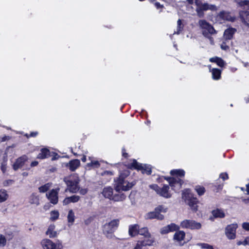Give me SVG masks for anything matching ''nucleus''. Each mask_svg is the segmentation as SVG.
I'll use <instances>...</instances> for the list:
<instances>
[{"label":"nucleus","mask_w":249,"mask_h":249,"mask_svg":"<svg viewBox=\"0 0 249 249\" xmlns=\"http://www.w3.org/2000/svg\"><path fill=\"white\" fill-rule=\"evenodd\" d=\"M55 226L54 225H51L46 231V234L49 235L50 238H53L56 236V231H54Z\"/></svg>","instance_id":"obj_29"},{"label":"nucleus","mask_w":249,"mask_h":249,"mask_svg":"<svg viewBox=\"0 0 249 249\" xmlns=\"http://www.w3.org/2000/svg\"><path fill=\"white\" fill-rule=\"evenodd\" d=\"M81 160L83 162H86V157L85 156H83V157L81 159Z\"/></svg>","instance_id":"obj_63"},{"label":"nucleus","mask_w":249,"mask_h":249,"mask_svg":"<svg viewBox=\"0 0 249 249\" xmlns=\"http://www.w3.org/2000/svg\"><path fill=\"white\" fill-rule=\"evenodd\" d=\"M217 18L223 20L233 21L235 18L232 17L230 13L227 11H221L217 16Z\"/></svg>","instance_id":"obj_15"},{"label":"nucleus","mask_w":249,"mask_h":249,"mask_svg":"<svg viewBox=\"0 0 249 249\" xmlns=\"http://www.w3.org/2000/svg\"><path fill=\"white\" fill-rule=\"evenodd\" d=\"M243 201L246 204H249V197L248 198L243 199Z\"/></svg>","instance_id":"obj_60"},{"label":"nucleus","mask_w":249,"mask_h":249,"mask_svg":"<svg viewBox=\"0 0 249 249\" xmlns=\"http://www.w3.org/2000/svg\"><path fill=\"white\" fill-rule=\"evenodd\" d=\"M80 164V160L76 159L71 160L67 164V166L71 171H74L79 166Z\"/></svg>","instance_id":"obj_19"},{"label":"nucleus","mask_w":249,"mask_h":249,"mask_svg":"<svg viewBox=\"0 0 249 249\" xmlns=\"http://www.w3.org/2000/svg\"><path fill=\"white\" fill-rule=\"evenodd\" d=\"M3 161L1 163V170L2 171L3 173H4L6 171V162L7 161V155L6 153L4 154V156L3 157Z\"/></svg>","instance_id":"obj_39"},{"label":"nucleus","mask_w":249,"mask_h":249,"mask_svg":"<svg viewBox=\"0 0 249 249\" xmlns=\"http://www.w3.org/2000/svg\"><path fill=\"white\" fill-rule=\"evenodd\" d=\"M170 174L172 176H176V178L182 177L185 175V171L182 169H175L171 170Z\"/></svg>","instance_id":"obj_33"},{"label":"nucleus","mask_w":249,"mask_h":249,"mask_svg":"<svg viewBox=\"0 0 249 249\" xmlns=\"http://www.w3.org/2000/svg\"><path fill=\"white\" fill-rule=\"evenodd\" d=\"M235 2L240 6L244 8L249 9V0H234Z\"/></svg>","instance_id":"obj_34"},{"label":"nucleus","mask_w":249,"mask_h":249,"mask_svg":"<svg viewBox=\"0 0 249 249\" xmlns=\"http://www.w3.org/2000/svg\"><path fill=\"white\" fill-rule=\"evenodd\" d=\"M63 181L67 186L66 191L76 193L79 190V183L80 179L77 174H73L63 178Z\"/></svg>","instance_id":"obj_2"},{"label":"nucleus","mask_w":249,"mask_h":249,"mask_svg":"<svg viewBox=\"0 0 249 249\" xmlns=\"http://www.w3.org/2000/svg\"><path fill=\"white\" fill-rule=\"evenodd\" d=\"M6 239L4 235L0 234V247H4L6 245Z\"/></svg>","instance_id":"obj_44"},{"label":"nucleus","mask_w":249,"mask_h":249,"mask_svg":"<svg viewBox=\"0 0 249 249\" xmlns=\"http://www.w3.org/2000/svg\"><path fill=\"white\" fill-rule=\"evenodd\" d=\"M213 216L215 218H223L226 214L224 210L220 209H216L212 212Z\"/></svg>","instance_id":"obj_22"},{"label":"nucleus","mask_w":249,"mask_h":249,"mask_svg":"<svg viewBox=\"0 0 249 249\" xmlns=\"http://www.w3.org/2000/svg\"><path fill=\"white\" fill-rule=\"evenodd\" d=\"M155 6L156 7L157 9L162 8L163 7L162 5H161L160 3L158 2H156L155 3Z\"/></svg>","instance_id":"obj_53"},{"label":"nucleus","mask_w":249,"mask_h":249,"mask_svg":"<svg viewBox=\"0 0 249 249\" xmlns=\"http://www.w3.org/2000/svg\"><path fill=\"white\" fill-rule=\"evenodd\" d=\"M237 245L238 246H240V245H243L244 246V241H239L237 242Z\"/></svg>","instance_id":"obj_58"},{"label":"nucleus","mask_w":249,"mask_h":249,"mask_svg":"<svg viewBox=\"0 0 249 249\" xmlns=\"http://www.w3.org/2000/svg\"><path fill=\"white\" fill-rule=\"evenodd\" d=\"M75 214L73 210L71 209L70 210L67 215V220L69 226H71L73 225L75 220Z\"/></svg>","instance_id":"obj_27"},{"label":"nucleus","mask_w":249,"mask_h":249,"mask_svg":"<svg viewBox=\"0 0 249 249\" xmlns=\"http://www.w3.org/2000/svg\"><path fill=\"white\" fill-rule=\"evenodd\" d=\"M242 228L247 231H249V222H244L242 224Z\"/></svg>","instance_id":"obj_49"},{"label":"nucleus","mask_w":249,"mask_h":249,"mask_svg":"<svg viewBox=\"0 0 249 249\" xmlns=\"http://www.w3.org/2000/svg\"><path fill=\"white\" fill-rule=\"evenodd\" d=\"M80 199V196H78L73 195L70 197H67L63 200L64 205H68L69 203L72 202L75 203L79 201Z\"/></svg>","instance_id":"obj_25"},{"label":"nucleus","mask_w":249,"mask_h":249,"mask_svg":"<svg viewBox=\"0 0 249 249\" xmlns=\"http://www.w3.org/2000/svg\"><path fill=\"white\" fill-rule=\"evenodd\" d=\"M50 156V151L46 148H43L41 150L40 153L37 155V158L44 159Z\"/></svg>","instance_id":"obj_32"},{"label":"nucleus","mask_w":249,"mask_h":249,"mask_svg":"<svg viewBox=\"0 0 249 249\" xmlns=\"http://www.w3.org/2000/svg\"><path fill=\"white\" fill-rule=\"evenodd\" d=\"M198 200L196 197H192L188 199V205L194 212L197 211V203Z\"/></svg>","instance_id":"obj_18"},{"label":"nucleus","mask_w":249,"mask_h":249,"mask_svg":"<svg viewBox=\"0 0 249 249\" xmlns=\"http://www.w3.org/2000/svg\"><path fill=\"white\" fill-rule=\"evenodd\" d=\"M211 36L212 35H209V37H206L209 39L211 44H213V38Z\"/></svg>","instance_id":"obj_56"},{"label":"nucleus","mask_w":249,"mask_h":249,"mask_svg":"<svg viewBox=\"0 0 249 249\" xmlns=\"http://www.w3.org/2000/svg\"><path fill=\"white\" fill-rule=\"evenodd\" d=\"M87 166L92 168H98L100 164L98 161L95 160H91V161L87 164Z\"/></svg>","instance_id":"obj_41"},{"label":"nucleus","mask_w":249,"mask_h":249,"mask_svg":"<svg viewBox=\"0 0 249 249\" xmlns=\"http://www.w3.org/2000/svg\"><path fill=\"white\" fill-rule=\"evenodd\" d=\"M128 175L127 171L124 174L121 173L118 179L115 180L114 187L116 192L128 191L134 185L133 183L129 182L125 179V178L128 176Z\"/></svg>","instance_id":"obj_1"},{"label":"nucleus","mask_w":249,"mask_h":249,"mask_svg":"<svg viewBox=\"0 0 249 249\" xmlns=\"http://www.w3.org/2000/svg\"><path fill=\"white\" fill-rule=\"evenodd\" d=\"M59 213L57 211H53L51 212V219L52 220H55L58 219L59 217Z\"/></svg>","instance_id":"obj_43"},{"label":"nucleus","mask_w":249,"mask_h":249,"mask_svg":"<svg viewBox=\"0 0 249 249\" xmlns=\"http://www.w3.org/2000/svg\"><path fill=\"white\" fill-rule=\"evenodd\" d=\"M119 224V220L118 219H114L104 225L103 232L107 238L111 239L114 236L113 233L117 228Z\"/></svg>","instance_id":"obj_4"},{"label":"nucleus","mask_w":249,"mask_h":249,"mask_svg":"<svg viewBox=\"0 0 249 249\" xmlns=\"http://www.w3.org/2000/svg\"><path fill=\"white\" fill-rule=\"evenodd\" d=\"M236 31V30L232 28H230L226 29L224 33V37L226 40L231 39Z\"/></svg>","instance_id":"obj_23"},{"label":"nucleus","mask_w":249,"mask_h":249,"mask_svg":"<svg viewBox=\"0 0 249 249\" xmlns=\"http://www.w3.org/2000/svg\"><path fill=\"white\" fill-rule=\"evenodd\" d=\"M51 185L49 183H47L44 185L39 187L38 188V190L39 192L40 193H45L49 189Z\"/></svg>","instance_id":"obj_42"},{"label":"nucleus","mask_w":249,"mask_h":249,"mask_svg":"<svg viewBox=\"0 0 249 249\" xmlns=\"http://www.w3.org/2000/svg\"><path fill=\"white\" fill-rule=\"evenodd\" d=\"M59 189H53L49 193L46 194V196L51 203L56 204L58 200V192Z\"/></svg>","instance_id":"obj_11"},{"label":"nucleus","mask_w":249,"mask_h":249,"mask_svg":"<svg viewBox=\"0 0 249 249\" xmlns=\"http://www.w3.org/2000/svg\"><path fill=\"white\" fill-rule=\"evenodd\" d=\"M124 151H125V150L123 148L122 149V154H123V156L126 158L127 157V154L126 153H125L124 152Z\"/></svg>","instance_id":"obj_59"},{"label":"nucleus","mask_w":249,"mask_h":249,"mask_svg":"<svg viewBox=\"0 0 249 249\" xmlns=\"http://www.w3.org/2000/svg\"><path fill=\"white\" fill-rule=\"evenodd\" d=\"M128 166L130 168L142 170V173H146L147 175H150L152 172L151 165L140 164L135 160H133L132 162L128 165Z\"/></svg>","instance_id":"obj_5"},{"label":"nucleus","mask_w":249,"mask_h":249,"mask_svg":"<svg viewBox=\"0 0 249 249\" xmlns=\"http://www.w3.org/2000/svg\"><path fill=\"white\" fill-rule=\"evenodd\" d=\"M150 188L162 197L167 198L171 197V194L169 192V187L167 185H164L162 187L160 188L157 185L154 184L150 185Z\"/></svg>","instance_id":"obj_7"},{"label":"nucleus","mask_w":249,"mask_h":249,"mask_svg":"<svg viewBox=\"0 0 249 249\" xmlns=\"http://www.w3.org/2000/svg\"><path fill=\"white\" fill-rule=\"evenodd\" d=\"M138 234L143 235L145 237H150V234L147 228H142L139 229Z\"/></svg>","instance_id":"obj_37"},{"label":"nucleus","mask_w":249,"mask_h":249,"mask_svg":"<svg viewBox=\"0 0 249 249\" xmlns=\"http://www.w3.org/2000/svg\"><path fill=\"white\" fill-rule=\"evenodd\" d=\"M196 246L199 247L202 249H209L211 245L207 243H199L196 244Z\"/></svg>","instance_id":"obj_47"},{"label":"nucleus","mask_w":249,"mask_h":249,"mask_svg":"<svg viewBox=\"0 0 249 249\" xmlns=\"http://www.w3.org/2000/svg\"><path fill=\"white\" fill-rule=\"evenodd\" d=\"M210 71L212 72V78L213 80H219L221 77V71L218 69H211V66H209Z\"/></svg>","instance_id":"obj_20"},{"label":"nucleus","mask_w":249,"mask_h":249,"mask_svg":"<svg viewBox=\"0 0 249 249\" xmlns=\"http://www.w3.org/2000/svg\"><path fill=\"white\" fill-rule=\"evenodd\" d=\"M247 190L248 194H249V184L246 185Z\"/></svg>","instance_id":"obj_64"},{"label":"nucleus","mask_w":249,"mask_h":249,"mask_svg":"<svg viewBox=\"0 0 249 249\" xmlns=\"http://www.w3.org/2000/svg\"><path fill=\"white\" fill-rule=\"evenodd\" d=\"M102 193L105 197L112 200L113 196V190L112 188L111 187H105Z\"/></svg>","instance_id":"obj_17"},{"label":"nucleus","mask_w":249,"mask_h":249,"mask_svg":"<svg viewBox=\"0 0 249 249\" xmlns=\"http://www.w3.org/2000/svg\"><path fill=\"white\" fill-rule=\"evenodd\" d=\"M239 17L242 22L249 27V11H241L239 12Z\"/></svg>","instance_id":"obj_16"},{"label":"nucleus","mask_w":249,"mask_h":249,"mask_svg":"<svg viewBox=\"0 0 249 249\" xmlns=\"http://www.w3.org/2000/svg\"><path fill=\"white\" fill-rule=\"evenodd\" d=\"M219 177L223 180L227 179L229 178L228 175L227 173H222L220 174Z\"/></svg>","instance_id":"obj_48"},{"label":"nucleus","mask_w":249,"mask_h":249,"mask_svg":"<svg viewBox=\"0 0 249 249\" xmlns=\"http://www.w3.org/2000/svg\"><path fill=\"white\" fill-rule=\"evenodd\" d=\"M184 25L182 23L181 20L179 19L177 21V31L175 32L174 34H179L183 29Z\"/></svg>","instance_id":"obj_38"},{"label":"nucleus","mask_w":249,"mask_h":249,"mask_svg":"<svg viewBox=\"0 0 249 249\" xmlns=\"http://www.w3.org/2000/svg\"><path fill=\"white\" fill-rule=\"evenodd\" d=\"M180 227L184 229H188L192 230H197L201 228V224L195 220L191 219H185L181 222Z\"/></svg>","instance_id":"obj_6"},{"label":"nucleus","mask_w":249,"mask_h":249,"mask_svg":"<svg viewBox=\"0 0 249 249\" xmlns=\"http://www.w3.org/2000/svg\"><path fill=\"white\" fill-rule=\"evenodd\" d=\"M237 228L238 225L236 223L229 224L225 227V234L228 239L233 240L235 239Z\"/></svg>","instance_id":"obj_8"},{"label":"nucleus","mask_w":249,"mask_h":249,"mask_svg":"<svg viewBox=\"0 0 249 249\" xmlns=\"http://www.w3.org/2000/svg\"><path fill=\"white\" fill-rule=\"evenodd\" d=\"M244 246L249 245V237H246L244 240Z\"/></svg>","instance_id":"obj_52"},{"label":"nucleus","mask_w":249,"mask_h":249,"mask_svg":"<svg viewBox=\"0 0 249 249\" xmlns=\"http://www.w3.org/2000/svg\"><path fill=\"white\" fill-rule=\"evenodd\" d=\"M112 175L113 174H112V172H111V171H106L104 172L103 173H102V175Z\"/></svg>","instance_id":"obj_54"},{"label":"nucleus","mask_w":249,"mask_h":249,"mask_svg":"<svg viewBox=\"0 0 249 249\" xmlns=\"http://www.w3.org/2000/svg\"><path fill=\"white\" fill-rule=\"evenodd\" d=\"M28 158L27 156L23 155L18 159H17L15 162L13 164V169L16 171L18 169L21 168L25 162L27 161Z\"/></svg>","instance_id":"obj_12"},{"label":"nucleus","mask_w":249,"mask_h":249,"mask_svg":"<svg viewBox=\"0 0 249 249\" xmlns=\"http://www.w3.org/2000/svg\"><path fill=\"white\" fill-rule=\"evenodd\" d=\"M200 8L204 11L211 10V11H216L217 8L215 5L210 4L207 3H204L201 4H197Z\"/></svg>","instance_id":"obj_21"},{"label":"nucleus","mask_w":249,"mask_h":249,"mask_svg":"<svg viewBox=\"0 0 249 249\" xmlns=\"http://www.w3.org/2000/svg\"><path fill=\"white\" fill-rule=\"evenodd\" d=\"M197 7L196 9V12L197 13V16L199 18H202L204 16V10H203L200 7H199L198 5H197Z\"/></svg>","instance_id":"obj_46"},{"label":"nucleus","mask_w":249,"mask_h":249,"mask_svg":"<svg viewBox=\"0 0 249 249\" xmlns=\"http://www.w3.org/2000/svg\"><path fill=\"white\" fill-rule=\"evenodd\" d=\"M41 244L43 249H63V248L61 243H54L49 239H43Z\"/></svg>","instance_id":"obj_9"},{"label":"nucleus","mask_w":249,"mask_h":249,"mask_svg":"<svg viewBox=\"0 0 249 249\" xmlns=\"http://www.w3.org/2000/svg\"><path fill=\"white\" fill-rule=\"evenodd\" d=\"M38 162L36 161H33L32 162V163H31V167H34V166H36L37 164H38Z\"/></svg>","instance_id":"obj_57"},{"label":"nucleus","mask_w":249,"mask_h":249,"mask_svg":"<svg viewBox=\"0 0 249 249\" xmlns=\"http://www.w3.org/2000/svg\"><path fill=\"white\" fill-rule=\"evenodd\" d=\"M198 25L202 35L205 37H209V35H213L217 33L213 26L205 20H199Z\"/></svg>","instance_id":"obj_3"},{"label":"nucleus","mask_w":249,"mask_h":249,"mask_svg":"<svg viewBox=\"0 0 249 249\" xmlns=\"http://www.w3.org/2000/svg\"><path fill=\"white\" fill-rule=\"evenodd\" d=\"M143 240L141 241L144 247L146 246H151L153 245L154 241V240L150 237H145Z\"/></svg>","instance_id":"obj_40"},{"label":"nucleus","mask_w":249,"mask_h":249,"mask_svg":"<svg viewBox=\"0 0 249 249\" xmlns=\"http://www.w3.org/2000/svg\"><path fill=\"white\" fill-rule=\"evenodd\" d=\"M13 182V181L12 180H7L3 182V186H8V185L12 184Z\"/></svg>","instance_id":"obj_50"},{"label":"nucleus","mask_w":249,"mask_h":249,"mask_svg":"<svg viewBox=\"0 0 249 249\" xmlns=\"http://www.w3.org/2000/svg\"><path fill=\"white\" fill-rule=\"evenodd\" d=\"M189 3L193 4L194 3H196V5H197L198 2L197 0H187Z\"/></svg>","instance_id":"obj_55"},{"label":"nucleus","mask_w":249,"mask_h":249,"mask_svg":"<svg viewBox=\"0 0 249 249\" xmlns=\"http://www.w3.org/2000/svg\"><path fill=\"white\" fill-rule=\"evenodd\" d=\"M87 191L86 189H82V190H80V193H81V194H82V195L86 194L87 193Z\"/></svg>","instance_id":"obj_61"},{"label":"nucleus","mask_w":249,"mask_h":249,"mask_svg":"<svg viewBox=\"0 0 249 249\" xmlns=\"http://www.w3.org/2000/svg\"><path fill=\"white\" fill-rule=\"evenodd\" d=\"M156 211L158 213H165L167 212V208L165 207L162 205H160L155 208Z\"/></svg>","instance_id":"obj_45"},{"label":"nucleus","mask_w":249,"mask_h":249,"mask_svg":"<svg viewBox=\"0 0 249 249\" xmlns=\"http://www.w3.org/2000/svg\"><path fill=\"white\" fill-rule=\"evenodd\" d=\"M29 202L31 204L38 206L39 204V196L36 193L32 194L29 197Z\"/></svg>","instance_id":"obj_24"},{"label":"nucleus","mask_w":249,"mask_h":249,"mask_svg":"<svg viewBox=\"0 0 249 249\" xmlns=\"http://www.w3.org/2000/svg\"><path fill=\"white\" fill-rule=\"evenodd\" d=\"M168 180L172 189L176 192L181 188L183 183V181L178 178H171Z\"/></svg>","instance_id":"obj_10"},{"label":"nucleus","mask_w":249,"mask_h":249,"mask_svg":"<svg viewBox=\"0 0 249 249\" xmlns=\"http://www.w3.org/2000/svg\"><path fill=\"white\" fill-rule=\"evenodd\" d=\"M139 227L138 225H130L129 227L128 232L131 236H134L138 234Z\"/></svg>","instance_id":"obj_28"},{"label":"nucleus","mask_w":249,"mask_h":249,"mask_svg":"<svg viewBox=\"0 0 249 249\" xmlns=\"http://www.w3.org/2000/svg\"><path fill=\"white\" fill-rule=\"evenodd\" d=\"M211 62L215 63L218 66L223 67L225 66V63L223 59L218 57H212L210 59Z\"/></svg>","instance_id":"obj_31"},{"label":"nucleus","mask_w":249,"mask_h":249,"mask_svg":"<svg viewBox=\"0 0 249 249\" xmlns=\"http://www.w3.org/2000/svg\"><path fill=\"white\" fill-rule=\"evenodd\" d=\"M195 190L199 196L203 195L206 191L205 188L200 185H196Z\"/></svg>","instance_id":"obj_36"},{"label":"nucleus","mask_w":249,"mask_h":249,"mask_svg":"<svg viewBox=\"0 0 249 249\" xmlns=\"http://www.w3.org/2000/svg\"><path fill=\"white\" fill-rule=\"evenodd\" d=\"M221 48L223 50H227L229 49V47L225 42H223L221 45Z\"/></svg>","instance_id":"obj_51"},{"label":"nucleus","mask_w":249,"mask_h":249,"mask_svg":"<svg viewBox=\"0 0 249 249\" xmlns=\"http://www.w3.org/2000/svg\"><path fill=\"white\" fill-rule=\"evenodd\" d=\"M37 135V132H32L30 134L31 137H35Z\"/></svg>","instance_id":"obj_62"},{"label":"nucleus","mask_w":249,"mask_h":249,"mask_svg":"<svg viewBox=\"0 0 249 249\" xmlns=\"http://www.w3.org/2000/svg\"><path fill=\"white\" fill-rule=\"evenodd\" d=\"M126 197V196L124 193L119 192L118 194L113 195L112 200L114 201H121L124 200Z\"/></svg>","instance_id":"obj_30"},{"label":"nucleus","mask_w":249,"mask_h":249,"mask_svg":"<svg viewBox=\"0 0 249 249\" xmlns=\"http://www.w3.org/2000/svg\"><path fill=\"white\" fill-rule=\"evenodd\" d=\"M144 218L145 219H152L156 218L159 220H162L164 218V216L160 213H158L156 210L153 212H149L146 213L144 215Z\"/></svg>","instance_id":"obj_14"},{"label":"nucleus","mask_w":249,"mask_h":249,"mask_svg":"<svg viewBox=\"0 0 249 249\" xmlns=\"http://www.w3.org/2000/svg\"><path fill=\"white\" fill-rule=\"evenodd\" d=\"M179 229V227L174 223L168 225L160 229V233L162 234H166L169 232L177 231Z\"/></svg>","instance_id":"obj_13"},{"label":"nucleus","mask_w":249,"mask_h":249,"mask_svg":"<svg viewBox=\"0 0 249 249\" xmlns=\"http://www.w3.org/2000/svg\"><path fill=\"white\" fill-rule=\"evenodd\" d=\"M185 235V233L183 231H176L174 235V239L180 243L184 240Z\"/></svg>","instance_id":"obj_26"},{"label":"nucleus","mask_w":249,"mask_h":249,"mask_svg":"<svg viewBox=\"0 0 249 249\" xmlns=\"http://www.w3.org/2000/svg\"><path fill=\"white\" fill-rule=\"evenodd\" d=\"M8 197V195L7 191L5 190L1 189L0 190V203L3 202L6 200Z\"/></svg>","instance_id":"obj_35"}]
</instances>
